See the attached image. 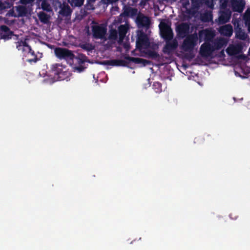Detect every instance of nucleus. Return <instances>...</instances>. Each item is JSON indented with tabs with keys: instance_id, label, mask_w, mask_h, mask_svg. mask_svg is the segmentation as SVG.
Segmentation results:
<instances>
[{
	"instance_id": "46",
	"label": "nucleus",
	"mask_w": 250,
	"mask_h": 250,
	"mask_svg": "<svg viewBox=\"0 0 250 250\" xmlns=\"http://www.w3.org/2000/svg\"><path fill=\"white\" fill-rule=\"evenodd\" d=\"M15 0H10V1H10V2H12V3H13V2L14 1H15ZM7 1H9V0H7Z\"/></svg>"
},
{
	"instance_id": "14",
	"label": "nucleus",
	"mask_w": 250,
	"mask_h": 250,
	"mask_svg": "<svg viewBox=\"0 0 250 250\" xmlns=\"http://www.w3.org/2000/svg\"><path fill=\"white\" fill-rule=\"evenodd\" d=\"M14 33L6 25H2L0 26V40H7L11 39Z\"/></svg>"
},
{
	"instance_id": "13",
	"label": "nucleus",
	"mask_w": 250,
	"mask_h": 250,
	"mask_svg": "<svg viewBox=\"0 0 250 250\" xmlns=\"http://www.w3.org/2000/svg\"><path fill=\"white\" fill-rule=\"evenodd\" d=\"M166 44L163 48V51L165 54H170V53L176 49L178 45V42L176 40L165 41Z\"/></svg>"
},
{
	"instance_id": "20",
	"label": "nucleus",
	"mask_w": 250,
	"mask_h": 250,
	"mask_svg": "<svg viewBox=\"0 0 250 250\" xmlns=\"http://www.w3.org/2000/svg\"><path fill=\"white\" fill-rule=\"evenodd\" d=\"M38 17L41 21L43 23L48 22L50 17L44 12H40L38 14Z\"/></svg>"
},
{
	"instance_id": "43",
	"label": "nucleus",
	"mask_w": 250,
	"mask_h": 250,
	"mask_svg": "<svg viewBox=\"0 0 250 250\" xmlns=\"http://www.w3.org/2000/svg\"><path fill=\"white\" fill-rule=\"evenodd\" d=\"M189 4V3L188 1L187 2L183 3V7H186L187 5H188Z\"/></svg>"
},
{
	"instance_id": "28",
	"label": "nucleus",
	"mask_w": 250,
	"mask_h": 250,
	"mask_svg": "<svg viewBox=\"0 0 250 250\" xmlns=\"http://www.w3.org/2000/svg\"><path fill=\"white\" fill-rule=\"evenodd\" d=\"M26 53H28V54H30L32 56L34 57L33 59H28L27 61L29 62L32 63V62H36L38 60V58H37V55H36L34 51L31 48V51H26Z\"/></svg>"
},
{
	"instance_id": "21",
	"label": "nucleus",
	"mask_w": 250,
	"mask_h": 250,
	"mask_svg": "<svg viewBox=\"0 0 250 250\" xmlns=\"http://www.w3.org/2000/svg\"><path fill=\"white\" fill-rule=\"evenodd\" d=\"M13 3L6 0H0V11L10 8L13 6Z\"/></svg>"
},
{
	"instance_id": "41",
	"label": "nucleus",
	"mask_w": 250,
	"mask_h": 250,
	"mask_svg": "<svg viewBox=\"0 0 250 250\" xmlns=\"http://www.w3.org/2000/svg\"><path fill=\"white\" fill-rule=\"evenodd\" d=\"M234 50H235L234 48H228L227 49V52L229 54H232L234 53Z\"/></svg>"
},
{
	"instance_id": "31",
	"label": "nucleus",
	"mask_w": 250,
	"mask_h": 250,
	"mask_svg": "<svg viewBox=\"0 0 250 250\" xmlns=\"http://www.w3.org/2000/svg\"><path fill=\"white\" fill-rule=\"evenodd\" d=\"M233 10L238 12H242L243 9V7L240 4H237L236 6H233Z\"/></svg>"
},
{
	"instance_id": "5",
	"label": "nucleus",
	"mask_w": 250,
	"mask_h": 250,
	"mask_svg": "<svg viewBox=\"0 0 250 250\" xmlns=\"http://www.w3.org/2000/svg\"><path fill=\"white\" fill-rule=\"evenodd\" d=\"M92 37L95 39H104L107 32L106 27L103 24H96L91 26Z\"/></svg>"
},
{
	"instance_id": "35",
	"label": "nucleus",
	"mask_w": 250,
	"mask_h": 250,
	"mask_svg": "<svg viewBox=\"0 0 250 250\" xmlns=\"http://www.w3.org/2000/svg\"><path fill=\"white\" fill-rule=\"evenodd\" d=\"M153 86L157 87V90L156 91V92H160L161 89V84L159 82H155L153 84Z\"/></svg>"
},
{
	"instance_id": "16",
	"label": "nucleus",
	"mask_w": 250,
	"mask_h": 250,
	"mask_svg": "<svg viewBox=\"0 0 250 250\" xmlns=\"http://www.w3.org/2000/svg\"><path fill=\"white\" fill-rule=\"evenodd\" d=\"M219 31L221 35L230 37L233 33V28L231 24H228L221 27Z\"/></svg>"
},
{
	"instance_id": "44",
	"label": "nucleus",
	"mask_w": 250,
	"mask_h": 250,
	"mask_svg": "<svg viewBox=\"0 0 250 250\" xmlns=\"http://www.w3.org/2000/svg\"><path fill=\"white\" fill-rule=\"evenodd\" d=\"M205 137H206V138H208V137H210V135L209 134H206L205 135Z\"/></svg>"
},
{
	"instance_id": "34",
	"label": "nucleus",
	"mask_w": 250,
	"mask_h": 250,
	"mask_svg": "<svg viewBox=\"0 0 250 250\" xmlns=\"http://www.w3.org/2000/svg\"><path fill=\"white\" fill-rule=\"evenodd\" d=\"M222 46L223 44L220 41L215 42L213 45V47L215 48V49H220L222 48Z\"/></svg>"
},
{
	"instance_id": "7",
	"label": "nucleus",
	"mask_w": 250,
	"mask_h": 250,
	"mask_svg": "<svg viewBox=\"0 0 250 250\" xmlns=\"http://www.w3.org/2000/svg\"><path fill=\"white\" fill-rule=\"evenodd\" d=\"M150 42L149 39L143 31H140L138 34L136 41V48L141 50L143 48H146L149 46Z\"/></svg>"
},
{
	"instance_id": "37",
	"label": "nucleus",
	"mask_w": 250,
	"mask_h": 250,
	"mask_svg": "<svg viewBox=\"0 0 250 250\" xmlns=\"http://www.w3.org/2000/svg\"><path fill=\"white\" fill-rule=\"evenodd\" d=\"M206 3L210 7H212L214 5L213 0H206Z\"/></svg>"
},
{
	"instance_id": "45",
	"label": "nucleus",
	"mask_w": 250,
	"mask_h": 250,
	"mask_svg": "<svg viewBox=\"0 0 250 250\" xmlns=\"http://www.w3.org/2000/svg\"><path fill=\"white\" fill-rule=\"evenodd\" d=\"M187 12L188 13H190V9H187Z\"/></svg>"
},
{
	"instance_id": "2",
	"label": "nucleus",
	"mask_w": 250,
	"mask_h": 250,
	"mask_svg": "<svg viewBox=\"0 0 250 250\" xmlns=\"http://www.w3.org/2000/svg\"><path fill=\"white\" fill-rule=\"evenodd\" d=\"M198 37L196 34H193L186 37L182 45V49L185 52L191 51L197 44Z\"/></svg>"
},
{
	"instance_id": "9",
	"label": "nucleus",
	"mask_w": 250,
	"mask_h": 250,
	"mask_svg": "<svg viewBox=\"0 0 250 250\" xmlns=\"http://www.w3.org/2000/svg\"><path fill=\"white\" fill-rule=\"evenodd\" d=\"M214 50L213 46L206 42L200 47V54L203 57H208L211 55Z\"/></svg>"
},
{
	"instance_id": "18",
	"label": "nucleus",
	"mask_w": 250,
	"mask_h": 250,
	"mask_svg": "<svg viewBox=\"0 0 250 250\" xmlns=\"http://www.w3.org/2000/svg\"><path fill=\"white\" fill-rule=\"evenodd\" d=\"M127 30L128 28L125 25H121L119 26L118 28V33L120 40L122 41L124 40L126 34Z\"/></svg>"
},
{
	"instance_id": "26",
	"label": "nucleus",
	"mask_w": 250,
	"mask_h": 250,
	"mask_svg": "<svg viewBox=\"0 0 250 250\" xmlns=\"http://www.w3.org/2000/svg\"><path fill=\"white\" fill-rule=\"evenodd\" d=\"M137 12L138 10L136 8L131 7L126 9L125 11V15L127 16L130 15L131 16H136L137 14Z\"/></svg>"
},
{
	"instance_id": "38",
	"label": "nucleus",
	"mask_w": 250,
	"mask_h": 250,
	"mask_svg": "<svg viewBox=\"0 0 250 250\" xmlns=\"http://www.w3.org/2000/svg\"><path fill=\"white\" fill-rule=\"evenodd\" d=\"M119 0H102V1L103 3L105 4H109V3H112L113 2H115Z\"/></svg>"
},
{
	"instance_id": "12",
	"label": "nucleus",
	"mask_w": 250,
	"mask_h": 250,
	"mask_svg": "<svg viewBox=\"0 0 250 250\" xmlns=\"http://www.w3.org/2000/svg\"><path fill=\"white\" fill-rule=\"evenodd\" d=\"M176 30L178 35L183 38L188 36L189 31V25L188 23H182L176 27Z\"/></svg>"
},
{
	"instance_id": "47",
	"label": "nucleus",
	"mask_w": 250,
	"mask_h": 250,
	"mask_svg": "<svg viewBox=\"0 0 250 250\" xmlns=\"http://www.w3.org/2000/svg\"><path fill=\"white\" fill-rule=\"evenodd\" d=\"M242 57H245V56L242 55V56H241V58H242Z\"/></svg>"
},
{
	"instance_id": "23",
	"label": "nucleus",
	"mask_w": 250,
	"mask_h": 250,
	"mask_svg": "<svg viewBox=\"0 0 250 250\" xmlns=\"http://www.w3.org/2000/svg\"><path fill=\"white\" fill-rule=\"evenodd\" d=\"M17 11L18 13V17H23L27 13V9L24 6H19L17 8Z\"/></svg>"
},
{
	"instance_id": "11",
	"label": "nucleus",
	"mask_w": 250,
	"mask_h": 250,
	"mask_svg": "<svg viewBox=\"0 0 250 250\" xmlns=\"http://www.w3.org/2000/svg\"><path fill=\"white\" fill-rule=\"evenodd\" d=\"M136 22L139 27L148 28L150 24V20L148 17L139 13L136 18Z\"/></svg>"
},
{
	"instance_id": "4",
	"label": "nucleus",
	"mask_w": 250,
	"mask_h": 250,
	"mask_svg": "<svg viewBox=\"0 0 250 250\" xmlns=\"http://www.w3.org/2000/svg\"><path fill=\"white\" fill-rule=\"evenodd\" d=\"M54 52L58 58L64 59L67 62L73 61L75 58L73 52L65 48L57 47L54 50Z\"/></svg>"
},
{
	"instance_id": "42",
	"label": "nucleus",
	"mask_w": 250,
	"mask_h": 250,
	"mask_svg": "<svg viewBox=\"0 0 250 250\" xmlns=\"http://www.w3.org/2000/svg\"><path fill=\"white\" fill-rule=\"evenodd\" d=\"M97 0H87V4H91V3H93L95 2Z\"/></svg>"
},
{
	"instance_id": "24",
	"label": "nucleus",
	"mask_w": 250,
	"mask_h": 250,
	"mask_svg": "<svg viewBox=\"0 0 250 250\" xmlns=\"http://www.w3.org/2000/svg\"><path fill=\"white\" fill-rule=\"evenodd\" d=\"M71 10L68 5L64 6L61 10L60 13L63 16H68L71 13Z\"/></svg>"
},
{
	"instance_id": "10",
	"label": "nucleus",
	"mask_w": 250,
	"mask_h": 250,
	"mask_svg": "<svg viewBox=\"0 0 250 250\" xmlns=\"http://www.w3.org/2000/svg\"><path fill=\"white\" fill-rule=\"evenodd\" d=\"M74 60H75L76 63L79 65L75 67V69L78 72H83L86 68V67L83 66V64L87 62V57L85 55L79 54L77 56H75Z\"/></svg>"
},
{
	"instance_id": "36",
	"label": "nucleus",
	"mask_w": 250,
	"mask_h": 250,
	"mask_svg": "<svg viewBox=\"0 0 250 250\" xmlns=\"http://www.w3.org/2000/svg\"><path fill=\"white\" fill-rule=\"evenodd\" d=\"M35 0H21V2L23 4H32Z\"/></svg>"
},
{
	"instance_id": "33",
	"label": "nucleus",
	"mask_w": 250,
	"mask_h": 250,
	"mask_svg": "<svg viewBox=\"0 0 250 250\" xmlns=\"http://www.w3.org/2000/svg\"><path fill=\"white\" fill-rule=\"evenodd\" d=\"M192 6L193 8H198L200 6V0H191Z\"/></svg>"
},
{
	"instance_id": "27",
	"label": "nucleus",
	"mask_w": 250,
	"mask_h": 250,
	"mask_svg": "<svg viewBox=\"0 0 250 250\" xmlns=\"http://www.w3.org/2000/svg\"><path fill=\"white\" fill-rule=\"evenodd\" d=\"M41 8L44 11L49 12L51 11V7L49 3L46 0H44L41 2Z\"/></svg>"
},
{
	"instance_id": "1",
	"label": "nucleus",
	"mask_w": 250,
	"mask_h": 250,
	"mask_svg": "<svg viewBox=\"0 0 250 250\" xmlns=\"http://www.w3.org/2000/svg\"><path fill=\"white\" fill-rule=\"evenodd\" d=\"M126 60L115 59L108 61H104L102 62V64L112 66H127L130 62H133L136 64H142L143 66H146L150 64V61L140 58H134L129 56L125 57Z\"/></svg>"
},
{
	"instance_id": "39",
	"label": "nucleus",
	"mask_w": 250,
	"mask_h": 250,
	"mask_svg": "<svg viewBox=\"0 0 250 250\" xmlns=\"http://www.w3.org/2000/svg\"><path fill=\"white\" fill-rule=\"evenodd\" d=\"M194 57V56L192 53H187L185 55L186 58L189 60L193 59Z\"/></svg>"
},
{
	"instance_id": "19",
	"label": "nucleus",
	"mask_w": 250,
	"mask_h": 250,
	"mask_svg": "<svg viewBox=\"0 0 250 250\" xmlns=\"http://www.w3.org/2000/svg\"><path fill=\"white\" fill-rule=\"evenodd\" d=\"M245 24L248 27V31L250 33V8H248L244 15Z\"/></svg>"
},
{
	"instance_id": "8",
	"label": "nucleus",
	"mask_w": 250,
	"mask_h": 250,
	"mask_svg": "<svg viewBox=\"0 0 250 250\" xmlns=\"http://www.w3.org/2000/svg\"><path fill=\"white\" fill-rule=\"evenodd\" d=\"M232 23L234 26L235 38L241 40H245L248 36L242 29L240 21L238 20L235 19V20H233Z\"/></svg>"
},
{
	"instance_id": "6",
	"label": "nucleus",
	"mask_w": 250,
	"mask_h": 250,
	"mask_svg": "<svg viewBox=\"0 0 250 250\" xmlns=\"http://www.w3.org/2000/svg\"><path fill=\"white\" fill-rule=\"evenodd\" d=\"M160 35L165 41L172 40L173 33L170 26L165 22H161L159 25Z\"/></svg>"
},
{
	"instance_id": "40",
	"label": "nucleus",
	"mask_w": 250,
	"mask_h": 250,
	"mask_svg": "<svg viewBox=\"0 0 250 250\" xmlns=\"http://www.w3.org/2000/svg\"><path fill=\"white\" fill-rule=\"evenodd\" d=\"M213 37V35L209 32H207L205 35V39L208 40L211 38Z\"/></svg>"
},
{
	"instance_id": "48",
	"label": "nucleus",
	"mask_w": 250,
	"mask_h": 250,
	"mask_svg": "<svg viewBox=\"0 0 250 250\" xmlns=\"http://www.w3.org/2000/svg\"><path fill=\"white\" fill-rule=\"evenodd\" d=\"M146 1H148L149 0H145Z\"/></svg>"
},
{
	"instance_id": "30",
	"label": "nucleus",
	"mask_w": 250,
	"mask_h": 250,
	"mask_svg": "<svg viewBox=\"0 0 250 250\" xmlns=\"http://www.w3.org/2000/svg\"><path fill=\"white\" fill-rule=\"evenodd\" d=\"M229 0H220V5L221 9H228L227 6Z\"/></svg>"
},
{
	"instance_id": "25",
	"label": "nucleus",
	"mask_w": 250,
	"mask_h": 250,
	"mask_svg": "<svg viewBox=\"0 0 250 250\" xmlns=\"http://www.w3.org/2000/svg\"><path fill=\"white\" fill-rule=\"evenodd\" d=\"M147 54L149 58L154 60H159L160 57V55L154 50H148Z\"/></svg>"
},
{
	"instance_id": "3",
	"label": "nucleus",
	"mask_w": 250,
	"mask_h": 250,
	"mask_svg": "<svg viewBox=\"0 0 250 250\" xmlns=\"http://www.w3.org/2000/svg\"><path fill=\"white\" fill-rule=\"evenodd\" d=\"M66 66L61 63H55L51 65L50 72L54 76H57L60 80H63L67 76Z\"/></svg>"
},
{
	"instance_id": "15",
	"label": "nucleus",
	"mask_w": 250,
	"mask_h": 250,
	"mask_svg": "<svg viewBox=\"0 0 250 250\" xmlns=\"http://www.w3.org/2000/svg\"><path fill=\"white\" fill-rule=\"evenodd\" d=\"M219 17L220 23L224 24L228 22L231 17V12L229 9H223Z\"/></svg>"
},
{
	"instance_id": "29",
	"label": "nucleus",
	"mask_w": 250,
	"mask_h": 250,
	"mask_svg": "<svg viewBox=\"0 0 250 250\" xmlns=\"http://www.w3.org/2000/svg\"><path fill=\"white\" fill-rule=\"evenodd\" d=\"M118 37V32L116 30H112L111 31L109 38L110 40H116Z\"/></svg>"
},
{
	"instance_id": "32",
	"label": "nucleus",
	"mask_w": 250,
	"mask_h": 250,
	"mask_svg": "<svg viewBox=\"0 0 250 250\" xmlns=\"http://www.w3.org/2000/svg\"><path fill=\"white\" fill-rule=\"evenodd\" d=\"M81 47L87 51L91 50L93 49L92 45L89 43L82 44Z\"/></svg>"
},
{
	"instance_id": "22",
	"label": "nucleus",
	"mask_w": 250,
	"mask_h": 250,
	"mask_svg": "<svg viewBox=\"0 0 250 250\" xmlns=\"http://www.w3.org/2000/svg\"><path fill=\"white\" fill-rule=\"evenodd\" d=\"M68 1L72 7H76L82 6L84 0H68Z\"/></svg>"
},
{
	"instance_id": "17",
	"label": "nucleus",
	"mask_w": 250,
	"mask_h": 250,
	"mask_svg": "<svg viewBox=\"0 0 250 250\" xmlns=\"http://www.w3.org/2000/svg\"><path fill=\"white\" fill-rule=\"evenodd\" d=\"M16 48L18 50H21L23 53L31 51V46L25 41H18L16 42Z\"/></svg>"
}]
</instances>
